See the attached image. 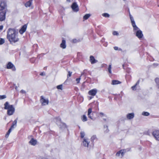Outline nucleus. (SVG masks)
<instances>
[{
	"label": "nucleus",
	"instance_id": "nucleus-1",
	"mask_svg": "<svg viewBox=\"0 0 159 159\" xmlns=\"http://www.w3.org/2000/svg\"><path fill=\"white\" fill-rule=\"evenodd\" d=\"M7 39L10 43L13 44L18 41L19 38L18 37V33L14 29H9L7 36Z\"/></svg>",
	"mask_w": 159,
	"mask_h": 159
},
{
	"label": "nucleus",
	"instance_id": "nucleus-2",
	"mask_svg": "<svg viewBox=\"0 0 159 159\" xmlns=\"http://www.w3.org/2000/svg\"><path fill=\"white\" fill-rule=\"evenodd\" d=\"M7 6L6 3L3 2L0 3V21H2L5 19L6 11L5 8Z\"/></svg>",
	"mask_w": 159,
	"mask_h": 159
},
{
	"label": "nucleus",
	"instance_id": "nucleus-3",
	"mask_svg": "<svg viewBox=\"0 0 159 159\" xmlns=\"http://www.w3.org/2000/svg\"><path fill=\"white\" fill-rule=\"evenodd\" d=\"M4 108L7 109V114L9 116L12 115L15 112V109L13 105H10L8 102H6L4 104Z\"/></svg>",
	"mask_w": 159,
	"mask_h": 159
},
{
	"label": "nucleus",
	"instance_id": "nucleus-4",
	"mask_svg": "<svg viewBox=\"0 0 159 159\" xmlns=\"http://www.w3.org/2000/svg\"><path fill=\"white\" fill-rule=\"evenodd\" d=\"M129 150L128 148L121 149L116 153V156L118 158H121L129 152Z\"/></svg>",
	"mask_w": 159,
	"mask_h": 159
},
{
	"label": "nucleus",
	"instance_id": "nucleus-5",
	"mask_svg": "<svg viewBox=\"0 0 159 159\" xmlns=\"http://www.w3.org/2000/svg\"><path fill=\"white\" fill-rule=\"evenodd\" d=\"M54 122H56L57 125H58L60 127L62 128H66V125L65 124L61 122V119L59 117H57L54 119Z\"/></svg>",
	"mask_w": 159,
	"mask_h": 159
},
{
	"label": "nucleus",
	"instance_id": "nucleus-6",
	"mask_svg": "<svg viewBox=\"0 0 159 159\" xmlns=\"http://www.w3.org/2000/svg\"><path fill=\"white\" fill-rule=\"evenodd\" d=\"M40 102L43 106H45L48 104L49 101L48 98H45L43 96L41 97Z\"/></svg>",
	"mask_w": 159,
	"mask_h": 159
},
{
	"label": "nucleus",
	"instance_id": "nucleus-7",
	"mask_svg": "<svg viewBox=\"0 0 159 159\" xmlns=\"http://www.w3.org/2000/svg\"><path fill=\"white\" fill-rule=\"evenodd\" d=\"M130 18L131 21L132 25L134 28V31L136 30H138V29H139V28L136 25L134 18L130 14Z\"/></svg>",
	"mask_w": 159,
	"mask_h": 159
},
{
	"label": "nucleus",
	"instance_id": "nucleus-8",
	"mask_svg": "<svg viewBox=\"0 0 159 159\" xmlns=\"http://www.w3.org/2000/svg\"><path fill=\"white\" fill-rule=\"evenodd\" d=\"M130 18L131 21L132 25L134 28V31L136 30H138V29H139V28L136 25L134 18L130 14Z\"/></svg>",
	"mask_w": 159,
	"mask_h": 159
},
{
	"label": "nucleus",
	"instance_id": "nucleus-9",
	"mask_svg": "<svg viewBox=\"0 0 159 159\" xmlns=\"http://www.w3.org/2000/svg\"><path fill=\"white\" fill-rule=\"evenodd\" d=\"M134 32H136V36L139 39H140L143 37V35L142 31L139 30V29H138L134 31Z\"/></svg>",
	"mask_w": 159,
	"mask_h": 159
},
{
	"label": "nucleus",
	"instance_id": "nucleus-10",
	"mask_svg": "<svg viewBox=\"0 0 159 159\" xmlns=\"http://www.w3.org/2000/svg\"><path fill=\"white\" fill-rule=\"evenodd\" d=\"M152 135L156 140L159 141V130H155L152 132Z\"/></svg>",
	"mask_w": 159,
	"mask_h": 159
},
{
	"label": "nucleus",
	"instance_id": "nucleus-11",
	"mask_svg": "<svg viewBox=\"0 0 159 159\" xmlns=\"http://www.w3.org/2000/svg\"><path fill=\"white\" fill-rule=\"evenodd\" d=\"M90 143V141L89 139L86 137H85L83 141V144L84 146L85 147H88V145Z\"/></svg>",
	"mask_w": 159,
	"mask_h": 159
},
{
	"label": "nucleus",
	"instance_id": "nucleus-12",
	"mask_svg": "<svg viewBox=\"0 0 159 159\" xmlns=\"http://www.w3.org/2000/svg\"><path fill=\"white\" fill-rule=\"evenodd\" d=\"M71 7L73 10L75 11H79L78 6L75 2L73 3L71 6Z\"/></svg>",
	"mask_w": 159,
	"mask_h": 159
},
{
	"label": "nucleus",
	"instance_id": "nucleus-13",
	"mask_svg": "<svg viewBox=\"0 0 159 159\" xmlns=\"http://www.w3.org/2000/svg\"><path fill=\"white\" fill-rule=\"evenodd\" d=\"M97 90L96 89H94L89 91L88 93L90 95L94 96L97 93Z\"/></svg>",
	"mask_w": 159,
	"mask_h": 159
},
{
	"label": "nucleus",
	"instance_id": "nucleus-14",
	"mask_svg": "<svg viewBox=\"0 0 159 159\" xmlns=\"http://www.w3.org/2000/svg\"><path fill=\"white\" fill-rule=\"evenodd\" d=\"M27 25H23L21 29L19 30V33L21 34H22L24 33L27 29Z\"/></svg>",
	"mask_w": 159,
	"mask_h": 159
},
{
	"label": "nucleus",
	"instance_id": "nucleus-15",
	"mask_svg": "<svg viewBox=\"0 0 159 159\" xmlns=\"http://www.w3.org/2000/svg\"><path fill=\"white\" fill-rule=\"evenodd\" d=\"M92 112V109L91 108L89 109L88 110V116L91 119H93V114H91Z\"/></svg>",
	"mask_w": 159,
	"mask_h": 159
},
{
	"label": "nucleus",
	"instance_id": "nucleus-16",
	"mask_svg": "<svg viewBox=\"0 0 159 159\" xmlns=\"http://www.w3.org/2000/svg\"><path fill=\"white\" fill-rule=\"evenodd\" d=\"M90 61L91 64H93L97 62V60H95L94 57L93 56L90 57Z\"/></svg>",
	"mask_w": 159,
	"mask_h": 159
},
{
	"label": "nucleus",
	"instance_id": "nucleus-17",
	"mask_svg": "<svg viewBox=\"0 0 159 159\" xmlns=\"http://www.w3.org/2000/svg\"><path fill=\"white\" fill-rule=\"evenodd\" d=\"M29 143L31 145L34 146L37 144V141L36 140L32 138Z\"/></svg>",
	"mask_w": 159,
	"mask_h": 159
},
{
	"label": "nucleus",
	"instance_id": "nucleus-18",
	"mask_svg": "<svg viewBox=\"0 0 159 159\" xmlns=\"http://www.w3.org/2000/svg\"><path fill=\"white\" fill-rule=\"evenodd\" d=\"M61 47L63 49L65 48L66 47V41L64 40H63L62 43L60 44Z\"/></svg>",
	"mask_w": 159,
	"mask_h": 159
},
{
	"label": "nucleus",
	"instance_id": "nucleus-19",
	"mask_svg": "<svg viewBox=\"0 0 159 159\" xmlns=\"http://www.w3.org/2000/svg\"><path fill=\"white\" fill-rule=\"evenodd\" d=\"M121 83V82L117 80H113L111 84L112 85H116Z\"/></svg>",
	"mask_w": 159,
	"mask_h": 159
},
{
	"label": "nucleus",
	"instance_id": "nucleus-20",
	"mask_svg": "<svg viewBox=\"0 0 159 159\" xmlns=\"http://www.w3.org/2000/svg\"><path fill=\"white\" fill-rule=\"evenodd\" d=\"M13 65L11 62H9L7 64V69H11L13 68Z\"/></svg>",
	"mask_w": 159,
	"mask_h": 159
},
{
	"label": "nucleus",
	"instance_id": "nucleus-21",
	"mask_svg": "<svg viewBox=\"0 0 159 159\" xmlns=\"http://www.w3.org/2000/svg\"><path fill=\"white\" fill-rule=\"evenodd\" d=\"M32 0H29L25 4L26 7H29L32 4Z\"/></svg>",
	"mask_w": 159,
	"mask_h": 159
},
{
	"label": "nucleus",
	"instance_id": "nucleus-22",
	"mask_svg": "<svg viewBox=\"0 0 159 159\" xmlns=\"http://www.w3.org/2000/svg\"><path fill=\"white\" fill-rule=\"evenodd\" d=\"M17 120H15L13 123L12 125L11 126L10 129H14V126H16V124H17Z\"/></svg>",
	"mask_w": 159,
	"mask_h": 159
},
{
	"label": "nucleus",
	"instance_id": "nucleus-23",
	"mask_svg": "<svg viewBox=\"0 0 159 159\" xmlns=\"http://www.w3.org/2000/svg\"><path fill=\"white\" fill-rule=\"evenodd\" d=\"M81 119H82V120L83 122L86 121L87 120V117L85 115H83L82 116Z\"/></svg>",
	"mask_w": 159,
	"mask_h": 159
},
{
	"label": "nucleus",
	"instance_id": "nucleus-24",
	"mask_svg": "<svg viewBox=\"0 0 159 159\" xmlns=\"http://www.w3.org/2000/svg\"><path fill=\"white\" fill-rule=\"evenodd\" d=\"M11 130L12 129H11L10 128L9 129L8 131L7 132V134H6V138H7L8 137L10 133L11 132Z\"/></svg>",
	"mask_w": 159,
	"mask_h": 159
},
{
	"label": "nucleus",
	"instance_id": "nucleus-25",
	"mask_svg": "<svg viewBox=\"0 0 159 159\" xmlns=\"http://www.w3.org/2000/svg\"><path fill=\"white\" fill-rule=\"evenodd\" d=\"M90 16V15L89 14H87L85 15L83 17V18L84 20L87 19Z\"/></svg>",
	"mask_w": 159,
	"mask_h": 159
},
{
	"label": "nucleus",
	"instance_id": "nucleus-26",
	"mask_svg": "<svg viewBox=\"0 0 159 159\" xmlns=\"http://www.w3.org/2000/svg\"><path fill=\"white\" fill-rule=\"evenodd\" d=\"M111 65H110L109 66L108 68V70L109 73L110 74L111 73Z\"/></svg>",
	"mask_w": 159,
	"mask_h": 159
},
{
	"label": "nucleus",
	"instance_id": "nucleus-27",
	"mask_svg": "<svg viewBox=\"0 0 159 159\" xmlns=\"http://www.w3.org/2000/svg\"><path fill=\"white\" fill-rule=\"evenodd\" d=\"M142 114L143 116H147L149 115V113L147 112H143Z\"/></svg>",
	"mask_w": 159,
	"mask_h": 159
},
{
	"label": "nucleus",
	"instance_id": "nucleus-28",
	"mask_svg": "<svg viewBox=\"0 0 159 159\" xmlns=\"http://www.w3.org/2000/svg\"><path fill=\"white\" fill-rule=\"evenodd\" d=\"M62 85L61 84L59 85H58L57 87V88L58 89H60L62 90Z\"/></svg>",
	"mask_w": 159,
	"mask_h": 159
},
{
	"label": "nucleus",
	"instance_id": "nucleus-29",
	"mask_svg": "<svg viewBox=\"0 0 159 159\" xmlns=\"http://www.w3.org/2000/svg\"><path fill=\"white\" fill-rule=\"evenodd\" d=\"M98 115L99 116H100L101 117H102L105 116V115L103 112H99L98 113Z\"/></svg>",
	"mask_w": 159,
	"mask_h": 159
},
{
	"label": "nucleus",
	"instance_id": "nucleus-30",
	"mask_svg": "<svg viewBox=\"0 0 159 159\" xmlns=\"http://www.w3.org/2000/svg\"><path fill=\"white\" fill-rule=\"evenodd\" d=\"M113 35L118 36L119 35V33L116 31H114L112 33Z\"/></svg>",
	"mask_w": 159,
	"mask_h": 159
},
{
	"label": "nucleus",
	"instance_id": "nucleus-31",
	"mask_svg": "<svg viewBox=\"0 0 159 159\" xmlns=\"http://www.w3.org/2000/svg\"><path fill=\"white\" fill-rule=\"evenodd\" d=\"M102 16L106 17H109V15L107 13L103 14Z\"/></svg>",
	"mask_w": 159,
	"mask_h": 159
},
{
	"label": "nucleus",
	"instance_id": "nucleus-32",
	"mask_svg": "<svg viewBox=\"0 0 159 159\" xmlns=\"http://www.w3.org/2000/svg\"><path fill=\"white\" fill-rule=\"evenodd\" d=\"M6 97V95H0V99L2 100L5 98Z\"/></svg>",
	"mask_w": 159,
	"mask_h": 159
},
{
	"label": "nucleus",
	"instance_id": "nucleus-33",
	"mask_svg": "<svg viewBox=\"0 0 159 159\" xmlns=\"http://www.w3.org/2000/svg\"><path fill=\"white\" fill-rule=\"evenodd\" d=\"M5 42V40L2 39H0V44H2Z\"/></svg>",
	"mask_w": 159,
	"mask_h": 159
},
{
	"label": "nucleus",
	"instance_id": "nucleus-34",
	"mask_svg": "<svg viewBox=\"0 0 159 159\" xmlns=\"http://www.w3.org/2000/svg\"><path fill=\"white\" fill-rule=\"evenodd\" d=\"M85 135V133L84 132L82 131L80 132V137L81 138H83Z\"/></svg>",
	"mask_w": 159,
	"mask_h": 159
},
{
	"label": "nucleus",
	"instance_id": "nucleus-35",
	"mask_svg": "<svg viewBox=\"0 0 159 159\" xmlns=\"http://www.w3.org/2000/svg\"><path fill=\"white\" fill-rule=\"evenodd\" d=\"M114 49L115 50H118L119 51H121L122 50V49L121 48H119L118 47H116V46L114 47Z\"/></svg>",
	"mask_w": 159,
	"mask_h": 159
},
{
	"label": "nucleus",
	"instance_id": "nucleus-36",
	"mask_svg": "<svg viewBox=\"0 0 159 159\" xmlns=\"http://www.w3.org/2000/svg\"><path fill=\"white\" fill-rule=\"evenodd\" d=\"M134 117V114L133 113H130V119H132Z\"/></svg>",
	"mask_w": 159,
	"mask_h": 159
},
{
	"label": "nucleus",
	"instance_id": "nucleus-37",
	"mask_svg": "<svg viewBox=\"0 0 159 159\" xmlns=\"http://www.w3.org/2000/svg\"><path fill=\"white\" fill-rule=\"evenodd\" d=\"M72 73V72H70V71L68 72V74L67 75V77L68 78L71 76Z\"/></svg>",
	"mask_w": 159,
	"mask_h": 159
},
{
	"label": "nucleus",
	"instance_id": "nucleus-38",
	"mask_svg": "<svg viewBox=\"0 0 159 159\" xmlns=\"http://www.w3.org/2000/svg\"><path fill=\"white\" fill-rule=\"evenodd\" d=\"M104 129L105 130V131H106V132H108V130L107 126H104Z\"/></svg>",
	"mask_w": 159,
	"mask_h": 159
},
{
	"label": "nucleus",
	"instance_id": "nucleus-39",
	"mask_svg": "<svg viewBox=\"0 0 159 159\" xmlns=\"http://www.w3.org/2000/svg\"><path fill=\"white\" fill-rule=\"evenodd\" d=\"M136 84H135V85H134V86H132V87H131V88L133 90H136Z\"/></svg>",
	"mask_w": 159,
	"mask_h": 159
},
{
	"label": "nucleus",
	"instance_id": "nucleus-40",
	"mask_svg": "<svg viewBox=\"0 0 159 159\" xmlns=\"http://www.w3.org/2000/svg\"><path fill=\"white\" fill-rule=\"evenodd\" d=\"M80 80V78H77L76 79V81H77V83H79Z\"/></svg>",
	"mask_w": 159,
	"mask_h": 159
},
{
	"label": "nucleus",
	"instance_id": "nucleus-41",
	"mask_svg": "<svg viewBox=\"0 0 159 159\" xmlns=\"http://www.w3.org/2000/svg\"><path fill=\"white\" fill-rule=\"evenodd\" d=\"M20 92L22 93H26L25 91L24 90H21L20 91Z\"/></svg>",
	"mask_w": 159,
	"mask_h": 159
},
{
	"label": "nucleus",
	"instance_id": "nucleus-42",
	"mask_svg": "<svg viewBox=\"0 0 159 159\" xmlns=\"http://www.w3.org/2000/svg\"><path fill=\"white\" fill-rule=\"evenodd\" d=\"M40 75L42 76L45 75V73L44 72H42L40 74Z\"/></svg>",
	"mask_w": 159,
	"mask_h": 159
},
{
	"label": "nucleus",
	"instance_id": "nucleus-43",
	"mask_svg": "<svg viewBox=\"0 0 159 159\" xmlns=\"http://www.w3.org/2000/svg\"><path fill=\"white\" fill-rule=\"evenodd\" d=\"M3 28V26L2 25L0 26V30H2Z\"/></svg>",
	"mask_w": 159,
	"mask_h": 159
},
{
	"label": "nucleus",
	"instance_id": "nucleus-44",
	"mask_svg": "<svg viewBox=\"0 0 159 159\" xmlns=\"http://www.w3.org/2000/svg\"><path fill=\"white\" fill-rule=\"evenodd\" d=\"M127 117L128 119H129V114H127Z\"/></svg>",
	"mask_w": 159,
	"mask_h": 159
},
{
	"label": "nucleus",
	"instance_id": "nucleus-45",
	"mask_svg": "<svg viewBox=\"0 0 159 159\" xmlns=\"http://www.w3.org/2000/svg\"><path fill=\"white\" fill-rule=\"evenodd\" d=\"M73 42L74 43H76V39H74L73 40Z\"/></svg>",
	"mask_w": 159,
	"mask_h": 159
},
{
	"label": "nucleus",
	"instance_id": "nucleus-46",
	"mask_svg": "<svg viewBox=\"0 0 159 159\" xmlns=\"http://www.w3.org/2000/svg\"><path fill=\"white\" fill-rule=\"evenodd\" d=\"M93 97L92 96H90V97H89V100H90L91 99H92L93 98Z\"/></svg>",
	"mask_w": 159,
	"mask_h": 159
},
{
	"label": "nucleus",
	"instance_id": "nucleus-47",
	"mask_svg": "<svg viewBox=\"0 0 159 159\" xmlns=\"http://www.w3.org/2000/svg\"><path fill=\"white\" fill-rule=\"evenodd\" d=\"M122 66H123V68L124 69H125V65L124 64H123V65H122Z\"/></svg>",
	"mask_w": 159,
	"mask_h": 159
},
{
	"label": "nucleus",
	"instance_id": "nucleus-48",
	"mask_svg": "<svg viewBox=\"0 0 159 159\" xmlns=\"http://www.w3.org/2000/svg\"><path fill=\"white\" fill-rule=\"evenodd\" d=\"M66 1L68 2H70V0H66Z\"/></svg>",
	"mask_w": 159,
	"mask_h": 159
},
{
	"label": "nucleus",
	"instance_id": "nucleus-49",
	"mask_svg": "<svg viewBox=\"0 0 159 159\" xmlns=\"http://www.w3.org/2000/svg\"><path fill=\"white\" fill-rule=\"evenodd\" d=\"M17 86H16V87H15V89H17Z\"/></svg>",
	"mask_w": 159,
	"mask_h": 159
}]
</instances>
